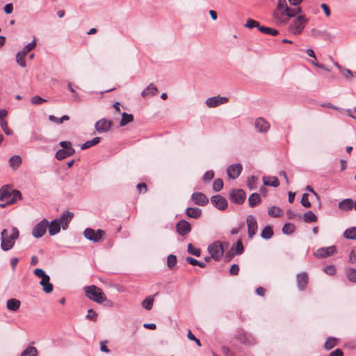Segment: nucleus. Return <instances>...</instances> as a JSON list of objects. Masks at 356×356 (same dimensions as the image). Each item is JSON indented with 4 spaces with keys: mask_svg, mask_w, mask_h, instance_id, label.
I'll return each mask as SVG.
<instances>
[{
    "mask_svg": "<svg viewBox=\"0 0 356 356\" xmlns=\"http://www.w3.org/2000/svg\"><path fill=\"white\" fill-rule=\"evenodd\" d=\"M208 251L211 254V257L215 261H219L224 253L223 245L220 241H216L209 245Z\"/></svg>",
    "mask_w": 356,
    "mask_h": 356,
    "instance_id": "5",
    "label": "nucleus"
},
{
    "mask_svg": "<svg viewBox=\"0 0 356 356\" xmlns=\"http://www.w3.org/2000/svg\"><path fill=\"white\" fill-rule=\"evenodd\" d=\"M188 253L195 255L196 257H200L201 254V250L200 248H195L192 243H189L188 245Z\"/></svg>",
    "mask_w": 356,
    "mask_h": 356,
    "instance_id": "48",
    "label": "nucleus"
},
{
    "mask_svg": "<svg viewBox=\"0 0 356 356\" xmlns=\"http://www.w3.org/2000/svg\"><path fill=\"white\" fill-rule=\"evenodd\" d=\"M25 57H26V56L22 55V54L20 53L19 51L17 52V54L16 55V61L18 63V65L19 66H21L22 67H26V62H25V59H24Z\"/></svg>",
    "mask_w": 356,
    "mask_h": 356,
    "instance_id": "49",
    "label": "nucleus"
},
{
    "mask_svg": "<svg viewBox=\"0 0 356 356\" xmlns=\"http://www.w3.org/2000/svg\"><path fill=\"white\" fill-rule=\"evenodd\" d=\"M235 252H234V247L232 248L230 250H229L227 252H226L225 255V259L226 261H230L232 257L235 255Z\"/></svg>",
    "mask_w": 356,
    "mask_h": 356,
    "instance_id": "60",
    "label": "nucleus"
},
{
    "mask_svg": "<svg viewBox=\"0 0 356 356\" xmlns=\"http://www.w3.org/2000/svg\"><path fill=\"white\" fill-rule=\"evenodd\" d=\"M176 229L179 235L185 236L191 232V226L188 221L181 220L177 223Z\"/></svg>",
    "mask_w": 356,
    "mask_h": 356,
    "instance_id": "14",
    "label": "nucleus"
},
{
    "mask_svg": "<svg viewBox=\"0 0 356 356\" xmlns=\"http://www.w3.org/2000/svg\"><path fill=\"white\" fill-rule=\"evenodd\" d=\"M234 252L236 254L240 255L243 253L244 252V248L243 245L242 243V241L241 240H238L235 244H234Z\"/></svg>",
    "mask_w": 356,
    "mask_h": 356,
    "instance_id": "45",
    "label": "nucleus"
},
{
    "mask_svg": "<svg viewBox=\"0 0 356 356\" xmlns=\"http://www.w3.org/2000/svg\"><path fill=\"white\" fill-rule=\"evenodd\" d=\"M34 275L41 280L47 278L49 276L42 268H36L34 270Z\"/></svg>",
    "mask_w": 356,
    "mask_h": 356,
    "instance_id": "55",
    "label": "nucleus"
},
{
    "mask_svg": "<svg viewBox=\"0 0 356 356\" xmlns=\"http://www.w3.org/2000/svg\"><path fill=\"white\" fill-rule=\"evenodd\" d=\"M22 163V159L18 155H14L9 159V164L14 170L18 168Z\"/></svg>",
    "mask_w": 356,
    "mask_h": 356,
    "instance_id": "32",
    "label": "nucleus"
},
{
    "mask_svg": "<svg viewBox=\"0 0 356 356\" xmlns=\"http://www.w3.org/2000/svg\"><path fill=\"white\" fill-rule=\"evenodd\" d=\"M192 200L195 204L200 206H205L209 203V199L207 197L200 192H195L192 194Z\"/></svg>",
    "mask_w": 356,
    "mask_h": 356,
    "instance_id": "18",
    "label": "nucleus"
},
{
    "mask_svg": "<svg viewBox=\"0 0 356 356\" xmlns=\"http://www.w3.org/2000/svg\"><path fill=\"white\" fill-rule=\"evenodd\" d=\"M112 124L111 121L102 118L96 122L95 127L96 131L101 134L108 131L111 129Z\"/></svg>",
    "mask_w": 356,
    "mask_h": 356,
    "instance_id": "13",
    "label": "nucleus"
},
{
    "mask_svg": "<svg viewBox=\"0 0 356 356\" xmlns=\"http://www.w3.org/2000/svg\"><path fill=\"white\" fill-rule=\"evenodd\" d=\"M20 306V301L15 298L9 299L7 301L6 307L10 311L16 312L19 309Z\"/></svg>",
    "mask_w": 356,
    "mask_h": 356,
    "instance_id": "29",
    "label": "nucleus"
},
{
    "mask_svg": "<svg viewBox=\"0 0 356 356\" xmlns=\"http://www.w3.org/2000/svg\"><path fill=\"white\" fill-rule=\"evenodd\" d=\"M346 277L350 282L356 283V269L353 268H348L346 270Z\"/></svg>",
    "mask_w": 356,
    "mask_h": 356,
    "instance_id": "43",
    "label": "nucleus"
},
{
    "mask_svg": "<svg viewBox=\"0 0 356 356\" xmlns=\"http://www.w3.org/2000/svg\"><path fill=\"white\" fill-rule=\"evenodd\" d=\"M22 198L21 192L18 190H13L8 185L3 186L0 188V201L1 202H7L8 204H13L17 200Z\"/></svg>",
    "mask_w": 356,
    "mask_h": 356,
    "instance_id": "1",
    "label": "nucleus"
},
{
    "mask_svg": "<svg viewBox=\"0 0 356 356\" xmlns=\"http://www.w3.org/2000/svg\"><path fill=\"white\" fill-rule=\"evenodd\" d=\"M343 237L347 239L356 240V227H352L345 230Z\"/></svg>",
    "mask_w": 356,
    "mask_h": 356,
    "instance_id": "33",
    "label": "nucleus"
},
{
    "mask_svg": "<svg viewBox=\"0 0 356 356\" xmlns=\"http://www.w3.org/2000/svg\"><path fill=\"white\" fill-rule=\"evenodd\" d=\"M47 227H49V234L51 236H54L60 232V227H62L58 222V220L56 218L49 223Z\"/></svg>",
    "mask_w": 356,
    "mask_h": 356,
    "instance_id": "24",
    "label": "nucleus"
},
{
    "mask_svg": "<svg viewBox=\"0 0 356 356\" xmlns=\"http://www.w3.org/2000/svg\"><path fill=\"white\" fill-rule=\"evenodd\" d=\"M36 46V41L33 40L31 42L26 44L23 49L19 51L22 54V55L26 56L32 49H33Z\"/></svg>",
    "mask_w": 356,
    "mask_h": 356,
    "instance_id": "44",
    "label": "nucleus"
},
{
    "mask_svg": "<svg viewBox=\"0 0 356 356\" xmlns=\"http://www.w3.org/2000/svg\"><path fill=\"white\" fill-rule=\"evenodd\" d=\"M248 237L252 238L257 233L258 225L256 218L253 215H248L246 218Z\"/></svg>",
    "mask_w": 356,
    "mask_h": 356,
    "instance_id": "9",
    "label": "nucleus"
},
{
    "mask_svg": "<svg viewBox=\"0 0 356 356\" xmlns=\"http://www.w3.org/2000/svg\"><path fill=\"white\" fill-rule=\"evenodd\" d=\"M187 337L190 339V340H192V341H195L196 344L198 346H201V342L200 341L197 339L195 335L191 332V330H188V334H187Z\"/></svg>",
    "mask_w": 356,
    "mask_h": 356,
    "instance_id": "59",
    "label": "nucleus"
},
{
    "mask_svg": "<svg viewBox=\"0 0 356 356\" xmlns=\"http://www.w3.org/2000/svg\"><path fill=\"white\" fill-rule=\"evenodd\" d=\"M268 214L271 217L277 218L282 215V210L277 207L273 206L268 209Z\"/></svg>",
    "mask_w": 356,
    "mask_h": 356,
    "instance_id": "41",
    "label": "nucleus"
},
{
    "mask_svg": "<svg viewBox=\"0 0 356 356\" xmlns=\"http://www.w3.org/2000/svg\"><path fill=\"white\" fill-rule=\"evenodd\" d=\"M239 272V266L237 264H233L231 268L229 273L232 275H236L238 274Z\"/></svg>",
    "mask_w": 356,
    "mask_h": 356,
    "instance_id": "61",
    "label": "nucleus"
},
{
    "mask_svg": "<svg viewBox=\"0 0 356 356\" xmlns=\"http://www.w3.org/2000/svg\"><path fill=\"white\" fill-rule=\"evenodd\" d=\"M157 91V88L153 83H150L143 90V92H141V95L143 97H146L149 95H156Z\"/></svg>",
    "mask_w": 356,
    "mask_h": 356,
    "instance_id": "31",
    "label": "nucleus"
},
{
    "mask_svg": "<svg viewBox=\"0 0 356 356\" xmlns=\"http://www.w3.org/2000/svg\"><path fill=\"white\" fill-rule=\"evenodd\" d=\"M296 282L298 289L300 291H304L306 289L307 285L308 284V275L307 273L302 272L298 273L296 275Z\"/></svg>",
    "mask_w": 356,
    "mask_h": 356,
    "instance_id": "19",
    "label": "nucleus"
},
{
    "mask_svg": "<svg viewBox=\"0 0 356 356\" xmlns=\"http://www.w3.org/2000/svg\"><path fill=\"white\" fill-rule=\"evenodd\" d=\"M263 183L265 186H269L273 187H277L280 185V181L276 177L273 176H264Z\"/></svg>",
    "mask_w": 356,
    "mask_h": 356,
    "instance_id": "26",
    "label": "nucleus"
},
{
    "mask_svg": "<svg viewBox=\"0 0 356 356\" xmlns=\"http://www.w3.org/2000/svg\"><path fill=\"white\" fill-rule=\"evenodd\" d=\"M74 217V213L69 211L63 213L60 218H56L58 220V222L60 224L63 229H67L68 225Z\"/></svg>",
    "mask_w": 356,
    "mask_h": 356,
    "instance_id": "16",
    "label": "nucleus"
},
{
    "mask_svg": "<svg viewBox=\"0 0 356 356\" xmlns=\"http://www.w3.org/2000/svg\"><path fill=\"white\" fill-rule=\"evenodd\" d=\"M223 185L224 184L221 179H216L213 183V191L218 192L222 189Z\"/></svg>",
    "mask_w": 356,
    "mask_h": 356,
    "instance_id": "47",
    "label": "nucleus"
},
{
    "mask_svg": "<svg viewBox=\"0 0 356 356\" xmlns=\"http://www.w3.org/2000/svg\"><path fill=\"white\" fill-rule=\"evenodd\" d=\"M337 252V248L334 245H331L325 248H321L315 252V256L318 258H325L332 255Z\"/></svg>",
    "mask_w": 356,
    "mask_h": 356,
    "instance_id": "12",
    "label": "nucleus"
},
{
    "mask_svg": "<svg viewBox=\"0 0 356 356\" xmlns=\"http://www.w3.org/2000/svg\"><path fill=\"white\" fill-rule=\"evenodd\" d=\"M259 31L262 33L270 35H277L278 34L277 30L264 26H259Z\"/></svg>",
    "mask_w": 356,
    "mask_h": 356,
    "instance_id": "40",
    "label": "nucleus"
},
{
    "mask_svg": "<svg viewBox=\"0 0 356 356\" xmlns=\"http://www.w3.org/2000/svg\"><path fill=\"white\" fill-rule=\"evenodd\" d=\"M236 339L241 343L246 344V345H250L254 342V339L252 337V335L249 333L245 332L243 330L239 331L238 332V334L236 335Z\"/></svg>",
    "mask_w": 356,
    "mask_h": 356,
    "instance_id": "17",
    "label": "nucleus"
},
{
    "mask_svg": "<svg viewBox=\"0 0 356 356\" xmlns=\"http://www.w3.org/2000/svg\"><path fill=\"white\" fill-rule=\"evenodd\" d=\"M134 120V116L132 114H128L123 112L122 113V119L120 122L121 127L125 126L127 124L131 122Z\"/></svg>",
    "mask_w": 356,
    "mask_h": 356,
    "instance_id": "37",
    "label": "nucleus"
},
{
    "mask_svg": "<svg viewBox=\"0 0 356 356\" xmlns=\"http://www.w3.org/2000/svg\"><path fill=\"white\" fill-rule=\"evenodd\" d=\"M186 214L190 218L197 219L202 215V210L197 207H188L186 209Z\"/></svg>",
    "mask_w": 356,
    "mask_h": 356,
    "instance_id": "28",
    "label": "nucleus"
},
{
    "mask_svg": "<svg viewBox=\"0 0 356 356\" xmlns=\"http://www.w3.org/2000/svg\"><path fill=\"white\" fill-rule=\"evenodd\" d=\"M19 235V230L17 227L12 229V234L8 236V232L6 229H3L1 233V248L3 251H8L13 248L15 245V241L18 238Z\"/></svg>",
    "mask_w": 356,
    "mask_h": 356,
    "instance_id": "2",
    "label": "nucleus"
},
{
    "mask_svg": "<svg viewBox=\"0 0 356 356\" xmlns=\"http://www.w3.org/2000/svg\"><path fill=\"white\" fill-rule=\"evenodd\" d=\"M309 195L307 193H304L302 196L301 204L304 207L309 208L311 207V203L308 199Z\"/></svg>",
    "mask_w": 356,
    "mask_h": 356,
    "instance_id": "54",
    "label": "nucleus"
},
{
    "mask_svg": "<svg viewBox=\"0 0 356 356\" xmlns=\"http://www.w3.org/2000/svg\"><path fill=\"white\" fill-rule=\"evenodd\" d=\"M49 121L54 122L56 124H62L63 121H67L70 119V117L67 115H64L61 118H58L53 115H50L48 117Z\"/></svg>",
    "mask_w": 356,
    "mask_h": 356,
    "instance_id": "42",
    "label": "nucleus"
},
{
    "mask_svg": "<svg viewBox=\"0 0 356 356\" xmlns=\"http://www.w3.org/2000/svg\"><path fill=\"white\" fill-rule=\"evenodd\" d=\"M254 127L259 132H267L270 129V124L263 118H258L255 120Z\"/></svg>",
    "mask_w": 356,
    "mask_h": 356,
    "instance_id": "20",
    "label": "nucleus"
},
{
    "mask_svg": "<svg viewBox=\"0 0 356 356\" xmlns=\"http://www.w3.org/2000/svg\"><path fill=\"white\" fill-rule=\"evenodd\" d=\"M261 196L259 193H254L250 195L248 198L249 205L251 207H254L257 205L259 202H261Z\"/></svg>",
    "mask_w": 356,
    "mask_h": 356,
    "instance_id": "30",
    "label": "nucleus"
},
{
    "mask_svg": "<svg viewBox=\"0 0 356 356\" xmlns=\"http://www.w3.org/2000/svg\"><path fill=\"white\" fill-rule=\"evenodd\" d=\"M338 339L334 337H328L324 343V348L325 350H330L337 345Z\"/></svg>",
    "mask_w": 356,
    "mask_h": 356,
    "instance_id": "36",
    "label": "nucleus"
},
{
    "mask_svg": "<svg viewBox=\"0 0 356 356\" xmlns=\"http://www.w3.org/2000/svg\"><path fill=\"white\" fill-rule=\"evenodd\" d=\"M311 36L316 38H321L325 40L331 39V35L327 31L317 29H312L311 30Z\"/></svg>",
    "mask_w": 356,
    "mask_h": 356,
    "instance_id": "21",
    "label": "nucleus"
},
{
    "mask_svg": "<svg viewBox=\"0 0 356 356\" xmlns=\"http://www.w3.org/2000/svg\"><path fill=\"white\" fill-rule=\"evenodd\" d=\"M308 21V19L306 17L305 15H298L291 22L289 28V31L292 33L293 35H296L301 34L303 30L305 29Z\"/></svg>",
    "mask_w": 356,
    "mask_h": 356,
    "instance_id": "4",
    "label": "nucleus"
},
{
    "mask_svg": "<svg viewBox=\"0 0 356 356\" xmlns=\"http://www.w3.org/2000/svg\"><path fill=\"white\" fill-rule=\"evenodd\" d=\"M348 261L350 264H355L356 263V253L354 250H351L349 254V259Z\"/></svg>",
    "mask_w": 356,
    "mask_h": 356,
    "instance_id": "62",
    "label": "nucleus"
},
{
    "mask_svg": "<svg viewBox=\"0 0 356 356\" xmlns=\"http://www.w3.org/2000/svg\"><path fill=\"white\" fill-rule=\"evenodd\" d=\"M273 229L269 225L266 226L263 229V230L261 233V238H263L264 239H270L273 236Z\"/></svg>",
    "mask_w": 356,
    "mask_h": 356,
    "instance_id": "39",
    "label": "nucleus"
},
{
    "mask_svg": "<svg viewBox=\"0 0 356 356\" xmlns=\"http://www.w3.org/2000/svg\"><path fill=\"white\" fill-rule=\"evenodd\" d=\"M303 220L305 222H314L317 220V216L312 211H308L303 215Z\"/></svg>",
    "mask_w": 356,
    "mask_h": 356,
    "instance_id": "34",
    "label": "nucleus"
},
{
    "mask_svg": "<svg viewBox=\"0 0 356 356\" xmlns=\"http://www.w3.org/2000/svg\"><path fill=\"white\" fill-rule=\"evenodd\" d=\"M228 98L225 97L214 96L208 98L205 104L209 108H216L221 104H224L228 102Z\"/></svg>",
    "mask_w": 356,
    "mask_h": 356,
    "instance_id": "10",
    "label": "nucleus"
},
{
    "mask_svg": "<svg viewBox=\"0 0 356 356\" xmlns=\"http://www.w3.org/2000/svg\"><path fill=\"white\" fill-rule=\"evenodd\" d=\"M74 148H68L66 149H60L56 153V158L61 161L67 157H69L74 154Z\"/></svg>",
    "mask_w": 356,
    "mask_h": 356,
    "instance_id": "22",
    "label": "nucleus"
},
{
    "mask_svg": "<svg viewBox=\"0 0 356 356\" xmlns=\"http://www.w3.org/2000/svg\"><path fill=\"white\" fill-rule=\"evenodd\" d=\"M0 125L5 134H6L7 136L13 134V131L8 128V123L6 121L0 122Z\"/></svg>",
    "mask_w": 356,
    "mask_h": 356,
    "instance_id": "56",
    "label": "nucleus"
},
{
    "mask_svg": "<svg viewBox=\"0 0 356 356\" xmlns=\"http://www.w3.org/2000/svg\"><path fill=\"white\" fill-rule=\"evenodd\" d=\"M242 165L240 163L231 165L227 168V173L230 179H235L241 174L242 171Z\"/></svg>",
    "mask_w": 356,
    "mask_h": 356,
    "instance_id": "15",
    "label": "nucleus"
},
{
    "mask_svg": "<svg viewBox=\"0 0 356 356\" xmlns=\"http://www.w3.org/2000/svg\"><path fill=\"white\" fill-rule=\"evenodd\" d=\"M302 8L297 6L294 8H286L282 12L275 11L273 17L277 24H284L287 22L286 16L288 17H296L298 15H302Z\"/></svg>",
    "mask_w": 356,
    "mask_h": 356,
    "instance_id": "3",
    "label": "nucleus"
},
{
    "mask_svg": "<svg viewBox=\"0 0 356 356\" xmlns=\"http://www.w3.org/2000/svg\"><path fill=\"white\" fill-rule=\"evenodd\" d=\"M222 351L223 354L226 356H234V353L231 351V350L228 347L223 346L222 348Z\"/></svg>",
    "mask_w": 356,
    "mask_h": 356,
    "instance_id": "64",
    "label": "nucleus"
},
{
    "mask_svg": "<svg viewBox=\"0 0 356 356\" xmlns=\"http://www.w3.org/2000/svg\"><path fill=\"white\" fill-rule=\"evenodd\" d=\"M211 202L219 210H225L228 206L227 200L220 195H213L211 198Z\"/></svg>",
    "mask_w": 356,
    "mask_h": 356,
    "instance_id": "11",
    "label": "nucleus"
},
{
    "mask_svg": "<svg viewBox=\"0 0 356 356\" xmlns=\"http://www.w3.org/2000/svg\"><path fill=\"white\" fill-rule=\"evenodd\" d=\"M339 208L343 211H350L354 209V201L352 199H344L339 202Z\"/></svg>",
    "mask_w": 356,
    "mask_h": 356,
    "instance_id": "25",
    "label": "nucleus"
},
{
    "mask_svg": "<svg viewBox=\"0 0 356 356\" xmlns=\"http://www.w3.org/2000/svg\"><path fill=\"white\" fill-rule=\"evenodd\" d=\"M329 356H343V353L341 349L337 348L331 352Z\"/></svg>",
    "mask_w": 356,
    "mask_h": 356,
    "instance_id": "63",
    "label": "nucleus"
},
{
    "mask_svg": "<svg viewBox=\"0 0 356 356\" xmlns=\"http://www.w3.org/2000/svg\"><path fill=\"white\" fill-rule=\"evenodd\" d=\"M48 225L49 222L46 219H43L42 220L37 223L33 228V236L36 238L42 237L46 233Z\"/></svg>",
    "mask_w": 356,
    "mask_h": 356,
    "instance_id": "7",
    "label": "nucleus"
},
{
    "mask_svg": "<svg viewBox=\"0 0 356 356\" xmlns=\"http://www.w3.org/2000/svg\"><path fill=\"white\" fill-rule=\"evenodd\" d=\"M258 178L256 176H251L248 179V186L250 189H255L257 188V181Z\"/></svg>",
    "mask_w": 356,
    "mask_h": 356,
    "instance_id": "52",
    "label": "nucleus"
},
{
    "mask_svg": "<svg viewBox=\"0 0 356 356\" xmlns=\"http://www.w3.org/2000/svg\"><path fill=\"white\" fill-rule=\"evenodd\" d=\"M214 177V172L212 170L206 172L203 176V180L205 182L210 181Z\"/></svg>",
    "mask_w": 356,
    "mask_h": 356,
    "instance_id": "58",
    "label": "nucleus"
},
{
    "mask_svg": "<svg viewBox=\"0 0 356 356\" xmlns=\"http://www.w3.org/2000/svg\"><path fill=\"white\" fill-rule=\"evenodd\" d=\"M154 296H149L145 298L142 302V306L147 310H150L152 308L154 303Z\"/></svg>",
    "mask_w": 356,
    "mask_h": 356,
    "instance_id": "38",
    "label": "nucleus"
},
{
    "mask_svg": "<svg viewBox=\"0 0 356 356\" xmlns=\"http://www.w3.org/2000/svg\"><path fill=\"white\" fill-rule=\"evenodd\" d=\"M245 26L248 29H253L254 27H257L259 29V27L261 26L259 24V23L257 21L252 19H248L246 21V24H245Z\"/></svg>",
    "mask_w": 356,
    "mask_h": 356,
    "instance_id": "51",
    "label": "nucleus"
},
{
    "mask_svg": "<svg viewBox=\"0 0 356 356\" xmlns=\"http://www.w3.org/2000/svg\"><path fill=\"white\" fill-rule=\"evenodd\" d=\"M295 230V226L291 223H286L282 227V232L285 234H291Z\"/></svg>",
    "mask_w": 356,
    "mask_h": 356,
    "instance_id": "46",
    "label": "nucleus"
},
{
    "mask_svg": "<svg viewBox=\"0 0 356 356\" xmlns=\"http://www.w3.org/2000/svg\"><path fill=\"white\" fill-rule=\"evenodd\" d=\"M90 300L102 304L107 300L103 291L95 285H90Z\"/></svg>",
    "mask_w": 356,
    "mask_h": 356,
    "instance_id": "6",
    "label": "nucleus"
},
{
    "mask_svg": "<svg viewBox=\"0 0 356 356\" xmlns=\"http://www.w3.org/2000/svg\"><path fill=\"white\" fill-rule=\"evenodd\" d=\"M177 264V257L173 254H170L167 257V265L169 268H172Z\"/></svg>",
    "mask_w": 356,
    "mask_h": 356,
    "instance_id": "50",
    "label": "nucleus"
},
{
    "mask_svg": "<svg viewBox=\"0 0 356 356\" xmlns=\"http://www.w3.org/2000/svg\"><path fill=\"white\" fill-rule=\"evenodd\" d=\"M38 350L35 347L29 346L24 350H23L20 356H37Z\"/></svg>",
    "mask_w": 356,
    "mask_h": 356,
    "instance_id": "35",
    "label": "nucleus"
},
{
    "mask_svg": "<svg viewBox=\"0 0 356 356\" xmlns=\"http://www.w3.org/2000/svg\"><path fill=\"white\" fill-rule=\"evenodd\" d=\"M246 198V194L242 189H233L230 191L229 199L236 204H241L244 202Z\"/></svg>",
    "mask_w": 356,
    "mask_h": 356,
    "instance_id": "8",
    "label": "nucleus"
},
{
    "mask_svg": "<svg viewBox=\"0 0 356 356\" xmlns=\"http://www.w3.org/2000/svg\"><path fill=\"white\" fill-rule=\"evenodd\" d=\"M40 284L42 286V290L47 293L52 292L54 289L53 284L50 282L49 276H47V278L41 280Z\"/></svg>",
    "mask_w": 356,
    "mask_h": 356,
    "instance_id": "27",
    "label": "nucleus"
},
{
    "mask_svg": "<svg viewBox=\"0 0 356 356\" xmlns=\"http://www.w3.org/2000/svg\"><path fill=\"white\" fill-rule=\"evenodd\" d=\"M286 8H289L287 6L286 0H279L277 2V10L275 11L281 12V10H285Z\"/></svg>",
    "mask_w": 356,
    "mask_h": 356,
    "instance_id": "57",
    "label": "nucleus"
},
{
    "mask_svg": "<svg viewBox=\"0 0 356 356\" xmlns=\"http://www.w3.org/2000/svg\"><path fill=\"white\" fill-rule=\"evenodd\" d=\"M105 232L102 229L94 230L90 228V241L99 242L105 236Z\"/></svg>",
    "mask_w": 356,
    "mask_h": 356,
    "instance_id": "23",
    "label": "nucleus"
},
{
    "mask_svg": "<svg viewBox=\"0 0 356 356\" xmlns=\"http://www.w3.org/2000/svg\"><path fill=\"white\" fill-rule=\"evenodd\" d=\"M31 102L33 104L39 105L42 103L47 102V100L41 97L40 96L36 95L31 98Z\"/></svg>",
    "mask_w": 356,
    "mask_h": 356,
    "instance_id": "53",
    "label": "nucleus"
}]
</instances>
